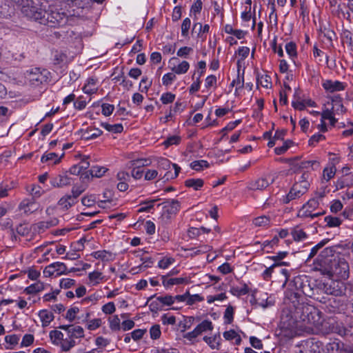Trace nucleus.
Segmentation results:
<instances>
[{
    "mask_svg": "<svg viewBox=\"0 0 353 353\" xmlns=\"http://www.w3.org/2000/svg\"><path fill=\"white\" fill-rule=\"evenodd\" d=\"M21 12L28 19L54 28L62 26L68 21L64 12H60L57 10H46L42 0H39L38 4L23 6Z\"/></svg>",
    "mask_w": 353,
    "mask_h": 353,
    "instance_id": "obj_1",
    "label": "nucleus"
},
{
    "mask_svg": "<svg viewBox=\"0 0 353 353\" xmlns=\"http://www.w3.org/2000/svg\"><path fill=\"white\" fill-rule=\"evenodd\" d=\"M300 294L292 291L285 292V297L290 301L296 315L295 318H299L302 324H319L321 320L319 311L314 306L300 301Z\"/></svg>",
    "mask_w": 353,
    "mask_h": 353,
    "instance_id": "obj_2",
    "label": "nucleus"
},
{
    "mask_svg": "<svg viewBox=\"0 0 353 353\" xmlns=\"http://www.w3.org/2000/svg\"><path fill=\"white\" fill-rule=\"evenodd\" d=\"M296 316L291 304L283 310L279 323V336L291 339L299 334L303 325L299 318H295Z\"/></svg>",
    "mask_w": 353,
    "mask_h": 353,
    "instance_id": "obj_3",
    "label": "nucleus"
},
{
    "mask_svg": "<svg viewBox=\"0 0 353 353\" xmlns=\"http://www.w3.org/2000/svg\"><path fill=\"white\" fill-rule=\"evenodd\" d=\"M320 272L329 277H336L338 279L345 280L348 279L350 268L347 261L344 257L337 256L327 268H323Z\"/></svg>",
    "mask_w": 353,
    "mask_h": 353,
    "instance_id": "obj_4",
    "label": "nucleus"
},
{
    "mask_svg": "<svg viewBox=\"0 0 353 353\" xmlns=\"http://www.w3.org/2000/svg\"><path fill=\"white\" fill-rule=\"evenodd\" d=\"M318 289L324 293L334 296H342L345 294L346 285L341 279H329L326 282L320 283Z\"/></svg>",
    "mask_w": 353,
    "mask_h": 353,
    "instance_id": "obj_5",
    "label": "nucleus"
},
{
    "mask_svg": "<svg viewBox=\"0 0 353 353\" xmlns=\"http://www.w3.org/2000/svg\"><path fill=\"white\" fill-rule=\"evenodd\" d=\"M328 332L337 334L341 336L353 337V321L344 323L334 319L325 323Z\"/></svg>",
    "mask_w": 353,
    "mask_h": 353,
    "instance_id": "obj_6",
    "label": "nucleus"
},
{
    "mask_svg": "<svg viewBox=\"0 0 353 353\" xmlns=\"http://www.w3.org/2000/svg\"><path fill=\"white\" fill-rule=\"evenodd\" d=\"M336 249V246L327 247L320 252L314 261V269L316 271L320 272L323 268L328 267L332 260L337 257V256H335Z\"/></svg>",
    "mask_w": 353,
    "mask_h": 353,
    "instance_id": "obj_7",
    "label": "nucleus"
},
{
    "mask_svg": "<svg viewBox=\"0 0 353 353\" xmlns=\"http://www.w3.org/2000/svg\"><path fill=\"white\" fill-rule=\"evenodd\" d=\"M296 290H288V291H292V292L300 293V301H303L304 296L314 298L316 300H319V297H316L315 290L311 287L310 281L307 279L305 281L300 276L295 277L293 281Z\"/></svg>",
    "mask_w": 353,
    "mask_h": 353,
    "instance_id": "obj_8",
    "label": "nucleus"
},
{
    "mask_svg": "<svg viewBox=\"0 0 353 353\" xmlns=\"http://www.w3.org/2000/svg\"><path fill=\"white\" fill-rule=\"evenodd\" d=\"M161 205L163 209L161 218L165 223H170L171 219L177 214L181 208L180 202L175 199H168L158 204L157 206Z\"/></svg>",
    "mask_w": 353,
    "mask_h": 353,
    "instance_id": "obj_9",
    "label": "nucleus"
},
{
    "mask_svg": "<svg viewBox=\"0 0 353 353\" xmlns=\"http://www.w3.org/2000/svg\"><path fill=\"white\" fill-rule=\"evenodd\" d=\"M319 301L325 304V310L329 313H341L345 308L344 300L341 296L322 297Z\"/></svg>",
    "mask_w": 353,
    "mask_h": 353,
    "instance_id": "obj_10",
    "label": "nucleus"
},
{
    "mask_svg": "<svg viewBox=\"0 0 353 353\" xmlns=\"http://www.w3.org/2000/svg\"><path fill=\"white\" fill-rule=\"evenodd\" d=\"M213 325L211 321L204 320L199 323L192 332H189L183 335V337L189 341H192L203 332L212 331Z\"/></svg>",
    "mask_w": 353,
    "mask_h": 353,
    "instance_id": "obj_11",
    "label": "nucleus"
},
{
    "mask_svg": "<svg viewBox=\"0 0 353 353\" xmlns=\"http://www.w3.org/2000/svg\"><path fill=\"white\" fill-rule=\"evenodd\" d=\"M54 272H57V275L68 274V268L65 263L61 262H55L46 266L43 270V274L46 276H50L53 275Z\"/></svg>",
    "mask_w": 353,
    "mask_h": 353,
    "instance_id": "obj_12",
    "label": "nucleus"
},
{
    "mask_svg": "<svg viewBox=\"0 0 353 353\" xmlns=\"http://www.w3.org/2000/svg\"><path fill=\"white\" fill-rule=\"evenodd\" d=\"M31 81H37L39 83H47L50 81V72L46 70L34 68L30 72Z\"/></svg>",
    "mask_w": 353,
    "mask_h": 353,
    "instance_id": "obj_13",
    "label": "nucleus"
},
{
    "mask_svg": "<svg viewBox=\"0 0 353 353\" xmlns=\"http://www.w3.org/2000/svg\"><path fill=\"white\" fill-rule=\"evenodd\" d=\"M59 329L65 330L70 339H80L84 337V331L82 327L73 325H63L59 327Z\"/></svg>",
    "mask_w": 353,
    "mask_h": 353,
    "instance_id": "obj_14",
    "label": "nucleus"
},
{
    "mask_svg": "<svg viewBox=\"0 0 353 353\" xmlns=\"http://www.w3.org/2000/svg\"><path fill=\"white\" fill-rule=\"evenodd\" d=\"M305 345L309 353H325L323 343L314 338L306 341Z\"/></svg>",
    "mask_w": 353,
    "mask_h": 353,
    "instance_id": "obj_15",
    "label": "nucleus"
},
{
    "mask_svg": "<svg viewBox=\"0 0 353 353\" xmlns=\"http://www.w3.org/2000/svg\"><path fill=\"white\" fill-rule=\"evenodd\" d=\"M71 183V178L67 174H59L51 178L50 184L54 188H63L69 185Z\"/></svg>",
    "mask_w": 353,
    "mask_h": 353,
    "instance_id": "obj_16",
    "label": "nucleus"
},
{
    "mask_svg": "<svg viewBox=\"0 0 353 353\" xmlns=\"http://www.w3.org/2000/svg\"><path fill=\"white\" fill-rule=\"evenodd\" d=\"M322 86L326 91L330 92L341 91L345 89V85L343 83L339 81H333L332 80H325L322 83Z\"/></svg>",
    "mask_w": 353,
    "mask_h": 353,
    "instance_id": "obj_17",
    "label": "nucleus"
},
{
    "mask_svg": "<svg viewBox=\"0 0 353 353\" xmlns=\"http://www.w3.org/2000/svg\"><path fill=\"white\" fill-rule=\"evenodd\" d=\"M303 189L302 191L299 185H294L290 189L289 193L283 198V201L284 203H288L290 201L299 198L304 194Z\"/></svg>",
    "mask_w": 353,
    "mask_h": 353,
    "instance_id": "obj_18",
    "label": "nucleus"
},
{
    "mask_svg": "<svg viewBox=\"0 0 353 353\" xmlns=\"http://www.w3.org/2000/svg\"><path fill=\"white\" fill-rule=\"evenodd\" d=\"M273 180L271 183L268 182L265 178H260L254 181L251 182L249 184V188L252 190H262L268 187L271 183H273Z\"/></svg>",
    "mask_w": 353,
    "mask_h": 353,
    "instance_id": "obj_19",
    "label": "nucleus"
},
{
    "mask_svg": "<svg viewBox=\"0 0 353 353\" xmlns=\"http://www.w3.org/2000/svg\"><path fill=\"white\" fill-rule=\"evenodd\" d=\"M329 99L331 100L332 106H334V112L336 114L345 112L346 109L342 104V99L339 94L330 97Z\"/></svg>",
    "mask_w": 353,
    "mask_h": 353,
    "instance_id": "obj_20",
    "label": "nucleus"
},
{
    "mask_svg": "<svg viewBox=\"0 0 353 353\" xmlns=\"http://www.w3.org/2000/svg\"><path fill=\"white\" fill-rule=\"evenodd\" d=\"M341 347H343V343L336 339L327 343V345L324 346V351L325 353H338L339 352H341Z\"/></svg>",
    "mask_w": 353,
    "mask_h": 353,
    "instance_id": "obj_21",
    "label": "nucleus"
},
{
    "mask_svg": "<svg viewBox=\"0 0 353 353\" xmlns=\"http://www.w3.org/2000/svg\"><path fill=\"white\" fill-rule=\"evenodd\" d=\"M92 256L97 259H101L102 261H109L114 259V254L106 250H99L94 252Z\"/></svg>",
    "mask_w": 353,
    "mask_h": 353,
    "instance_id": "obj_22",
    "label": "nucleus"
},
{
    "mask_svg": "<svg viewBox=\"0 0 353 353\" xmlns=\"http://www.w3.org/2000/svg\"><path fill=\"white\" fill-rule=\"evenodd\" d=\"M39 316L42 322L43 327L48 326L50 323V322L53 321L54 318L52 312L47 310H41L39 313Z\"/></svg>",
    "mask_w": 353,
    "mask_h": 353,
    "instance_id": "obj_23",
    "label": "nucleus"
},
{
    "mask_svg": "<svg viewBox=\"0 0 353 353\" xmlns=\"http://www.w3.org/2000/svg\"><path fill=\"white\" fill-rule=\"evenodd\" d=\"M187 188H192L194 190H199L204 185V181L202 179H188L184 182Z\"/></svg>",
    "mask_w": 353,
    "mask_h": 353,
    "instance_id": "obj_24",
    "label": "nucleus"
},
{
    "mask_svg": "<svg viewBox=\"0 0 353 353\" xmlns=\"http://www.w3.org/2000/svg\"><path fill=\"white\" fill-rule=\"evenodd\" d=\"M221 339L220 334H215L213 336H204L203 341L212 348L218 349L219 346V340Z\"/></svg>",
    "mask_w": 353,
    "mask_h": 353,
    "instance_id": "obj_25",
    "label": "nucleus"
},
{
    "mask_svg": "<svg viewBox=\"0 0 353 353\" xmlns=\"http://www.w3.org/2000/svg\"><path fill=\"white\" fill-rule=\"evenodd\" d=\"M166 276H163V284L164 287L168 288L173 285H180L187 282L186 278H171L168 280L165 279Z\"/></svg>",
    "mask_w": 353,
    "mask_h": 353,
    "instance_id": "obj_26",
    "label": "nucleus"
},
{
    "mask_svg": "<svg viewBox=\"0 0 353 353\" xmlns=\"http://www.w3.org/2000/svg\"><path fill=\"white\" fill-rule=\"evenodd\" d=\"M256 84L257 86L261 85L265 88H270L272 86L271 77L267 74L260 76L259 74L257 73Z\"/></svg>",
    "mask_w": 353,
    "mask_h": 353,
    "instance_id": "obj_27",
    "label": "nucleus"
},
{
    "mask_svg": "<svg viewBox=\"0 0 353 353\" xmlns=\"http://www.w3.org/2000/svg\"><path fill=\"white\" fill-rule=\"evenodd\" d=\"M108 171V169L103 166L93 165L90 169L91 177H101Z\"/></svg>",
    "mask_w": 353,
    "mask_h": 353,
    "instance_id": "obj_28",
    "label": "nucleus"
},
{
    "mask_svg": "<svg viewBox=\"0 0 353 353\" xmlns=\"http://www.w3.org/2000/svg\"><path fill=\"white\" fill-rule=\"evenodd\" d=\"M20 208L23 209L26 212H32L37 210L36 203L33 199L32 200H23L20 203Z\"/></svg>",
    "mask_w": 353,
    "mask_h": 353,
    "instance_id": "obj_29",
    "label": "nucleus"
},
{
    "mask_svg": "<svg viewBox=\"0 0 353 353\" xmlns=\"http://www.w3.org/2000/svg\"><path fill=\"white\" fill-rule=\"evenodd\" d=\"M44 289V285L43 283L39 281L35 283L30 285L25 289V292L28 294H36L42 291Z\"/></svg>",
    "mask_w": 353,
    "mask_h": 353,
    "instance_id": "obj_30",
    "label": "nucleus"
},
{
    "mask_svg": "<svg viewBox=\"0 0 353 353\" xmlns=\"http://www.w3.org/2000/svg\"><path fill=\"white\" fill-rule=\"evenodd\" d=\"M101 126L104 128L106 130L114 133H121L123 130V127L121 123L110 125L108 123L102 122Z\"/></svg>",
    "mask_w": 353,
    "mask_h": 353,
    "instance_id": "obj_31",
    "label": "nucleus"
},
{
    "mask_svg": "<svg viewBox=\"0 0 353 353\" xmlns=\"http://www.w3.org/2000/svg\"><path fill=\"white\" fill-rule=\"evenodd\" d=\"M50 338L54 345H59L63 339V334L59 330H52L49 334Z\"/></svg>",
    "mask_w": 353,
    "mask_h": 353,
    "instance_id": "obj_32",
    "label": "nucleus"
},
{
    "mask_svg": "<svg viewBox=\"0 0 353 353\" xmlns=\"http://www.w3.org/2000/svg\"><path fill=\"white\" fill-rule=\"evenodd\" d=\"M64 155L62 154L61 157H58V154L55 152H50L47 154H44L41 159L42 163L47 162L48 161L54 160V163L57 164L60 162L61 158Z\"/></svg>",
    "mask_w": 353,
    "mask_h": 353,
    "instance_id": "obj_33",
    "label": "nucleus"
},
{
    "mask_svg": "<svg viewBox=\"0 0 353 353\" xmlns=\"http://www.w3.org/2000/svg\"><path fill=\"white\" fill-rule=\"evenodd\" d=\"M250 291V288H248V285L244 283L243 287L241 288H239L238 287H232L230 292L232 294L236 296H240L241 295H245L248 294Z\"/></svg>",
    "mask_w": 353,
    "mask_h": 353,
    "instance_id": "obj_34",
    "label": "nucleus"
},
{
    "mask_svg": "<svg viewBox=\"0 0 353 353\" xmlns=\"http://www.w3.org/2000/svg\"><path fill=\"white\" fill-rule=\"evenodd\" d=\"M59 344L61 345L62 351L68 352L76 345V342L74 340L68 337L65 339H63Z\"/></svg>",
    "mask_w": 353,
    "mask_h": 353,
    "instance_id": "obj_35",
    "label": "nucleus"
},
{
    "mask_svg": "<svg viewBox=\"0 0 353 353\" xmlns=\"http://www.w3.org/2000/svg\"><path fill=\"white\" fill-rule=\"evenodd\" d=\"M209 163L205 160L194 161L190 163V168L196 171H200L203 168H208Z\"/></svg>",
    "mask_w": 353,
    "mask_h": 353,
    "instance_id": "obj_36",
    "label": "nucleus"
},
{
    "mask_svg": "<svg viewBox=\"0 0 353 353\" xmlns=\"http://www.w3.org/2000/svg\"><path fill=\"white\" fill-rule=\"evenodd\" d=\"M292 235L295 241H302L307 237L306 233L298 226L293 228Z\"/></svg>",
    "mask_w": 353,
    "mask_h": 353,
    "instance_id": "obj_37",
    "label": "nucleus"
},
{
    "mask_svg": "<svg viewBox=\"0 0 353 353\" xmlns=\"http://www.w3.org/2000/svg\"><path fill=\"white\" fill-rule=\"evenodd\" d=\"M190 68L189 63L186 61H183L181 63H179L176 67H174L172 68V71H174L176 74H184L187 72Z\"/></svg>",
    "mask_w": 353,
    "mask_h": 353,
    "instance_id": "obj_38",
    "label": "nucleus"
},
{
    "mask_svg": "<svg viewBox=\"0 0 353 353\" xmlns=\"http://www.w3.org/2000/svg\"><path fill=\"white\" fill-rule=\"evenodd\" d=\"M59 221L57 219H53L47 221H40L37 223V228L39 230H44L45 229L50 228L52 226H55L58 223Z\"/></svg>",
    "mask_w": 353,
    "mask_h": 353,
    "instance_id": "obj_39",
    "label": "nucleus"
},
{
    "mask_svg": "<svg viewBox=\"0 0 353 353\" xmlns=\"http://www.w3.org/2000/svg\"><path fill=\"white\" fill-rule=\"evenodd\" d=\"M329 241L328 239H323L319 243H317L315 246H314L310 251V253L308 256L307 260L313 258L319 252V250L323 247L325 245V244Z\"/></svg>",
    "mask_w": 353,
    "mask_h": 353,
    "instance_id": "obj_40",
    "label": "nucleus"
},
{
    "mask_svg": "<svg viewBox=\"0 0 353 353\" xmlns=\"http://www.w3.org/2000/svg\"><path fill=\"white\" fill-rule=\"evenodd\" d=\"M325 221L328 227H338L341 224V220L339 217L327 216L325 217Z\"/></svg>",
    "mask_w": 353,
    "mask_h": 353,
    "instance_id": "obj_41",
    "label": "nucleus"
},
{
    "mask_svg": "<svg viewBox=\"0 0 353 353\" xmlns=\"http://www.w3.org/2000/svg\"><path fill=\"white\" fill-rule=\"evenodd\" d=\"M94 132L92 133H90L89 130H86L85 132H84L82 134V139L85 140L93 139L99 137L103 133V131L100 129L96 128L94 129Z\"/></svg>",
    "mask_w": 353,
    "mask_h": 353,
    "instance_id": "obj_42",
    "label": "nucleus"
},
{
    "mask_svg": "<svg viewBox=\"0 0 353 353\" xmlns=\"http://www.w3.org/2000/svg\"><path fill=\"white\" fill-rule=\"evenodd\" d=\"M73 198L70 195H65L61 197L58 201V205L68 210L73 205V202L70 203V200H72Z\"/></svg>",
    "mask_w": 353,
    "mask_h": 353,
    "instance_id": "obj_43",
    "label": "nucleus"
},
{
    "mask_svg": "<svg viewBox=\"0 0 353 353\" xmlns=\"http://www.w3.org/2000/svg\"><path fill=\"white\" fill-rule=\"evenodd\" d=\"M343 39L344 42H345L350 50L353 51V39H352V34L349 30H344L342 34Z\"/></svg>",
    "mask_w": 353,
    "mask_h": 353,
    "instance_id": "obj_44",
    "label": "nucleus"
},
{
    "mask_svg": "<svg viewBox=\"0 0 353 353\" xmlns=\"http://www.w3.org/2000/svg\"><path fill=\"white\" fill-rule=\"evenodd\" d=\"M225 323L230 324L234 319V307L229 305L224 312Z\"/></svg>",
    "mask_w": 353,
    "mask_h": 353,
    "instance_id": "obj_45",
    "label": "nucleus"
},
{
    "mask_svg": "<svg viewBox=\"0 0 353 353\" xmlns=\"http://www.w3.org/2000/svg\"><path fill=\"white\" fill-rule=\"evenodd\" d=\"M159 199H152V200H145L141 203V205H145L148 204L147 206L141 208L138 212H150L152 209L154 208V203L159 201Z\"/></svg>",
    "mask_w": 353,
    "mask_h": 353,
    "instance_id": "obj_46",
    "label": "nucleus"
},
{
    "mask_svg": "<svg viewBox=\"0 0 353 353\" xmlns=\"http://www.w3.org/2000/svg\"><path fill=\"white\" fill-rule=\"evenodd\" d=\"M121 322L119 316L117 315H114L110 320V327L113 331H118L121 330Z\"/></svg>",
    "mask_w": 353,
    "mask_h": 353,
    "instance_id": "obj_47",
    "label": "nucleus"
},
{
    "mask_svg": "<svg viewBox=\"0 0 353 353\" xmlns=\"http://www.w3.org/2000/svg\"><path fill=\"white\" fill-rule=\"evenodd\" d=\"M270 218L266 216H261L257 218H255L253 221V223L256 226H265L270 224Z\"/></svg>",
    "mask_w": 353,
    "mask_h": 353,
    "instance_id": "obj_48",
    "label": "nucleus"
},
{
    "mask_svg": "<svg viewBox=\"0 0 353 353\" xmlns=\"http://www.w3.org/2000/svg\"><path fill=\"white\" fill-rule=\"evenodd\" d=\"M336 168L334 165H332L330 168H325L323 170V177L324 179L328 181L330 180L332 177H334L335 172H336Z\"/></svg>",
    "mask_w": 353,
    "mask_h": 353,
    "instance_id": "obj_49",
    "label": "nucleus"
},
{
    "mask_svg": "<svg viewBox=\"0 0 353 353\" xmlns=\"http://www.w3.org/2000/svg\"><path fill=\"white\" fill-rule=\"evenodd\" d=\"M285 50L291 57H294L297 55L296 43L292 41L285 45Z\"/></svg>",
    "mask_w": 353,
    "mask_h": 353,
    "instance_id": "obj_50",
    "label": "nucleus"
},
{
    "mask_svg": "<svg viewBox=\"0 0 353 353\" xmlns=\"http://www.w3.org/2000/svg\"><path fill=\"white\" fill-rule=\"evenodd\" d=\"M195 319H196L194 316L185 317L183 321L181 323V325L183 327L181 331L185 332L186 330L190 329L194 324Z\"/></svg>",
    "mask_w": 353,
    "mask_h": 353,
    "instance_id": "obj_51",
    "label": "nucleus"
},
{
    "mask_svg": "<svg viewBox=\"0 0 353 353\" xmlns=\"http://www.w3.org/2000/svg\"><path fill=\"white\" fill-rule=\"evenodd\" d=\"M130 163L132 167H135L139 169H141V168L147 166L150 163V161L146 159H136L132 161Z\"/></svg>",
    "mask_w": 353,
    "mask_h": 353,
    "instance_id": "obj_52",
    "label": "nucleus"
},
{
    "mask_svg": "<svg viewBox=\"0 0 353 353\" xmlns=\"http://www.w3.org/2000/svg\"><path fill=\"white\" fill-rule=\"evenodd\" d=\"M81 203L85 206L91 207L96 203L95 196L93 194L85 196L81 199Z\"/></svg>",
    "mask_w": 353,
    "mask_h": 353,
    "instance_id": "obj_53",
    "label": "nucleus"
},
{
    "mask_svg": "<svg viewBox=\"0 0 353 353\" xmlns=\"http://www.w3.org/2000/svg\"><path fill=\"white\" fill-rule=\"evenodd\" d=\"M79 312V308L78 307L74 306L69 309L66 313L65 318L68 319L70 322H72L74 321L76 316L75 314Z\"/></svg>",
    "mask_w": 353,
    "mask_h": 353,
    "instance_id": "obj_54",
    "label": "nucleus"
},
{
    "mask_svg": "<svg viewBox=\"0 0 353 353\" xmlns=\"http://www.w3.org/2000/svg\"><path fill=\"white\" fill-rule=\"evenodd\" d=\"M243 74H244V71L243 72ZM243 85H244V77H243V74H242V77L240 76V73L239 72H238L237 74V77L236 79H234L230 85L232 87L234 86V85H236V90H237L239 88H242L243 87Z\"/></svg>",
    "mask_w": 353,
    "mask_h": 353,
    "instance_id": "obj_55",
    "label": "nucleus"
},
{
    "mask_svg": "<svg viewBox=\"0 0 353 353\" xmlns=\"http://www.w3.org/2000/svg\"><path fill=\"white\" fill-rule=\"evenodd\" d=\"M191 21L189 18H185L181 24V34L186 37L188 35L189 29L190 28Z\"/></svg>",
    "mask_w": 353,
    "mask_h": 353,
    "instance_id": "obj_56",
    "label": "nucleus"
},
{
    "mask_svg": "<svg viewBox=\"0 0 353 353\" xmlns=\"http://www.w3.org/2000/svg\"><path fill=\"white\" fill-rule=\"evenodd\" d=\"M150 337L152 339H158L161 336V329L159 325H154L150 330Z\"/></svg>",
    "mask_w": 353,
    "mask_h": 353,
    "instance_id": "obj_57",
    "label": "nucleus"
},
{
    "mask_svg": "<svg viewBox=\"0 0 353 353\" xmlns=\"http://www.w3.org/2000/svg\"><path fill=\"white\" fill-rule=\"evenodd\" d=\"M157 300L162 304L161 305H172L173 303L172 296L166 295V296H157Z\"/></svg>",
    "mask_w": 353,
    "mask_h": 353,
    "instance_id": "obj_58",
    "label": "nucleus"
},
{
    "mask_svg": "<svg viewBox=\"0 0 353 353\" xmlns=\"http://www.w3.org/2000/svg\"><path fill=\"white\" fill-rule=\"evenodd\" d=\"M101 108L102 114L105 117H108L113 112L114 110V106L109 103H103L101 105Z\"/></svg>",
    "mask_w": 353,
    "mask_h": 353,
    "instance_id": "obj_59",
    "label": "nucleus"
},
{
    "mask_svg": "<svg viewBox=\"0 0 353 353\" xmlns=\"http://www.w3.org/2000/svg\"><path fill=\"white\" fill-rule=\"evenodd\" d=\"M181 141V137L179 136H172L168 137L165 141L163 142V145L165 147H168L172 145H177Z\"/></svg>",
    "mask_w": 353,
    "mask_h": 353,
    "instance_id": "obj_60",
    "label": "nucleus"
},
{
    "mask_svg": "<svg viewBox=\"0 0 353 353\" xmlns=\"http://www.w3.org/2000/svg\"><path fill=\"white\" fill-rule=\"evenodd\" d=\"M175 99V94L171 92H166L161 95V101L163 104L172 103Z\"/></svg>",
    "mask_w": 353,
    "mask_h": 353,
    "instance_id": "obj_61",
    "label": "nucleus"
},
{
    "mask_svg": "<svg viewBox=\"0 0 353 353\" xmlns=\"http://www.w3.org/2000/svg\"><path fill=\"white\" fill-rule=\"evenodd\" d=\"M34 336L30 334H25L22 339V341L21 343V347H28L33 343L34 342Z\"/></svg>",
    "mask_w": 353,
    "mask_h": 353,
    "instance_id": "obj_62",
    "label": "nucleus"
},
{
    "mask_svg": "<svg viewBox=\"0 0 353 353\" xmlns=\"http://www.w3.org/2000/svg\"><path fill=\"white\" fill-rule=\"evenodd\" d=\"M176 79V75L173 73L169 72L163 75L162 78L163 84L164 85H170L172 81Z\"/></svg>",
    "mask_w": 353,
    "mask_h": 353,
    "instance_id": "obj_63",
    "label": "nucleus"
},
{
    "mask_svg": "<svg viewBox=\"0 0 353 353\" xmlns=\"http://www.w3.org/2000/svg\"><path fill=\"white\" fill-rule=\"evenodd\" d=\"M88 278L90 281L95 282L96 284L99 283V281L103 279L102 274L97 271L89 273Z\"/></svg>",
    "mask_w": 353,
    "mask_h": 353,
    "instance_id": "obj_64",
    "label": "nucleus"
}]
</instances>
